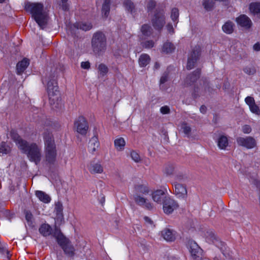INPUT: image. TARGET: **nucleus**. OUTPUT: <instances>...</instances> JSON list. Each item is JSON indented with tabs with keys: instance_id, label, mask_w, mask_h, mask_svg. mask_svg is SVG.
<instances>
[{
	"instance_id": "obj_1",
	"label": "nucleus",
	"mask_w": 260,
	"mask_h": 260,
	"mask_svg": "<svg viewBox=\"0 0 260 260\" xmlns=\"http://www.w3.org/2000/svg\"><path fill=\"white\" fill-rule=\"evenodd\" d=\"M24 9L31 15L32 18L41 28L43 29L46 26L48 20V14L44 10L43 4L28 2L25 4Z\"/></svg>"
},
{
	"instance_id": "obj_2",
	"label": "nucleus",
	"mask_w": 260,
	"mask_h": 260,
	"mask_svg": "<svg viewBox=\"0 0 260 260\" xmlns=\"http://www.w3.org/2000/svg\"><path fill=\"white\" fill-rule=\"evenodd\" d=\"M134 191V200L136 204L147 210H152L153 204L142 196L149 194L151 192L148 185L144 183L138 184L135 186Z\"/></svg>"
},
{
	"instance_id": "obj_3",
	"label": "nucleus",
	"mask_w": 260,
	"mask_h": 260,
	"mask_svg": "<svg viewBox=\"0 0 260 260\" xmlns=\"http://www.w3.org/2000/svg\"><path fill=\"white\" fill-rule=\"evenodd\" d=\"M43 139L46 161L50 165H53L56 161L57 150L52 133L48 130L45 132Z\"/></svg>"
},
{
	"instance_id": "obj_4",
	"label": "nucleus",
	"mask_w": 260,
	"mask_h": 260,
	"mask_svg": "<svg viewBox=\"0 0 260 260\" xmlns=\"http://www.w3.org/2000/svg\"><path fill=\"white\" fill-rule=\"evenodd\" d=\"M53 236L55 238L57 243L62 249L65 254L71 257L74 256L75 249L74 246L70 240L62 233L59 228L55 227Z\"/></svg>"
},
{
	"instance_id": "obj_5",
	"label": "nucleus",
	"mask_w": 260,
	"mask_h": 260,
	"mask_svg": "<svg viewBox=\"0 0 260 260\" xmlns=\"http://www.w3.org/2000/svg\"><path fill=\"white\" fill-rule=\"evenodd\" d=\"M21 150L27 154L29 160L35 162L36 165L40 163L42 158V147L35 143L28 144L26 142L24 148Z\"/></svg>"
},
{
	"instance_id": "obj_6",
	"label": "nucleus",
	"mask_w": 260,
	"mask_h": 260,
	"mask_svg": "<svg viewBox=\"0 0 260 260\" xmlns=\"http://www.w3.org/2000/svg\"><path fill=\"white\" fill-rule=\"evenodd\" d=\"M56 76L57 71L55 70L52 75L47 79H46V81L47 80V90L51 104H54L59 98V91L56 78Z\"/></svg>"
},
{
	"instance_id": "obj_7",
	"label": "nucleus",
	"mask_w": 260,
	"mask_h": 260,
	"mask_svg": "<svg viewBox=\"0 0 260 260\" xmlns=\"http://www.w3.org/2000/svg\"><path fill=\"white\" fill-rule=\"evenodd\" d=\"M106 38L104 33L98 31L94 34L91 45L93 51L99 53L105 50L106 48Z\"/></svg>"
},
{
	"instance_id": "obj_8",
	"label": "nucleus",
	"mask_w": 260,
	"mask_h": 260,
	"mask_svg": "<svg viewBox=\"0 0 260 260\" xmlns=\"http://www.w3.org/2000/svg\"><path fill=\"white\" fill-rule=\"evenodd\" d=\"M151 23L154 28L157 30H161L165 23V11L162 9L157 8L153 17Z\"/></svg>"
},
{
	"instance_id": "obj_9",
	"label": "nucleus",
	"mask_w": 260,
	"mask_h": 260,
	"mask_svg": "<svg viewBox=\"0 0 260 260\" xmlns=\"http://www.w3.org/2000/svg\"><path fill=\"white\" fill-rule=\"evenodd\" d=\"M205 236L207 242L214 244L216 247L219 248L222 253L224 254V249H225V244L224 242L220 240L218 237L213 231L210 230L207 231Z\"/></svg>"
},
{
	"instance_id": "obj_10",
	"label": "nucleus",
	"mask_w": 260,
	"mask_h": 260,
	"mask_svg": "<svg viewBox=\"0 0 260 260\" xmlns=\"http://www.w3.org/2000/svg\"><path fill=\"white\" fill-rule=\"evenodd\" d=\"M75 127L76 128L77 133L85 135L88 130V123L85 118L83 116L78 117L74 122Z\"/></svg>"
},
{
	"instance_id": "obj_11",
	"label": "nucleus",
	"mask_w": 260,
	"mask_h": 260,
	"mask_svg": "<svg viewBox=\"0 0 260 260\" xmlns=\"http://www.w3.org/2000/svg\"><path fill=\"white\" fill-rule=\"evenodd\" d=\"M237 144L248 149H252L256 145V140L252 137H238L236 139Z\"/></svg>"
},
{
	"instance_id": "obj_12",
	"label": "nucleus",
	"mask_w": 260,
	"mask_h": 260,
	"mask_svg": "<svg viewBox=\"0 0 260 260\" xmlns=\"http://www.w3.org/2000/svg\"><path fill=\"white\" fill-rule=\"evenodd\" d=\"M187 247L192 257L195 260H200L202 255V249L197 243L193 240H189Z\"/></svg>"
},
{
	"instance_id": "obj_13",
	"label": "nucleus",
	"mask_w": 260,
	"mask_h": 260,
	"mask_svg": "<svg viewBox=\"0 0 260 260\" xmlns=\"http://www.w3.org/2000/svg\"><path fill=\"white\" fill-rule=\"evenodd\" d=\"M178 203L169 197H165L163 202V209L165 213L169 214L178 207Z\"/></svg>"
},
{
	"instance_id": "obj_14",
	"label": "nucleus",
	"mask_w": 260,
	"mask_h": 260,
	"mask_svg": "<svg viewBox=\"0 0 260 260\" xmlns=\"http://www.w3.org/2000/svg\"><path fill=\"white\" fill-rule=\"evenodd\" d=\"M200 48L199 46H196L192 50V52L188 58L187 69L191 70L194 68L197 61L199 58L200 55Z\"/></svg>"
},
{
	"instance_id": "obj_15",
	"label": "nucleus",
	"mask_w": 260,
	"mask_h": 260,
	"mask_svg": "<svg viewBox=\"0 0 260 260\" xmlns=\"http://www.w3.org/2000/svg\"><path fill=\"white\" fill-rule=\"evenodd\" d=\"M236 22L238 25L245 28H249L252 25V21L250 19L244 14H242L237 17Z\"/></svg>"
},
{
	"instance_id": "obj_16",
	"label": "nucleus",
	"mask_w": 260,
	"mask_h": 260,
	"mask_svg": "<svg viewBox=\"0 0 260 260\" xmlns=\"http://www.w3.org/2000/svg\"><path fill=\"white\" fill-rule=\"evenodd\" d=\"M200 73V70L197 69L192 74L188 75L186 78L184 82V85L186 86L191 85L198 80V78H199Z\"/></svg>"
},
{
	"instance_id": "obj_17",
	"label": "nucleus",
	"mask_w": 260,
	"mask_h": 260,
	"mask_svg": "<svg viewBox=\"0 0 260 260\" xmlns=\"http://www.w3.org/2000/svg\"><path fill=\"white\" fill-rule=\"evenodd\" d=\"M89 172L92 174H101L103 172V167L100 163L90 162L87 166Z\"/></svg>"
},
{
	"instance_id": "obj_18",
	"label": "nucleus",
	"mask_w": 260,
	"mask_h": 260,
	"mask_svg": "<svg viewBox=\"0 0 260 260\" xmlns=\"http://www.w3.org/2000/svg\"><path fill=\"white\" fill-rule=\"evenodd\" d=\"M10 136L13 141L18 145L20 149H21L22 147L24 148L27 141L23 140L15 130H12L10 132Z\"/></svg>"
},
{
	"instance_id": "obj_19",
	"label": "nucleus",
	"mask_w": 260,
	"mask_h": 260,
	"mask_svg": "<svg viewBox=\"0 0 260 260\" xmlns=\"http://www.w3.org/2000/svg\"><path fill=\"white\" fill-rule=\"evenodd\" d=\"M100 146V142L98 138L96 136L92 137L89 140L88 143V150L92 153L94 154L98 149Z\"/></svg>"
},
{
	"instance_id": "obj_20",
	"label": "nucleus",
	"mask_w": 260,
	"mask_h": 260,
	"mask_svg": "<svg viewBox=\"0 0 260 260\" xmlns=\"http://www.w3.org/2000/svg\"><path fill=\"white\" fill-rule=\"evenodd\" d=\"M161 235L165 240L167 241H173L175 240L174 232L169 229H165L161 231Z\"/></svg>"
},
{
	"instance_id": "obj_21",
	"label": "nucleus",
	"mask_w": 260,
	"mask_h": 260,
	"mask_svg": "<svg viewBox=\"0 0 260 260\" xmlns=\"http://www.w3.org/2000/svg\"><path fill=\"white\" fill-rule=\"evenodd\" d=\"M152 198L153 200L157 203H161L162 200L164 201L165 197V192L163 190L158 189L156 190L151 193Z\"/></svg>"
},
{
	"instance_id": "obj_22",
	"label": "nucleus",
	"mask_w": 260,
	"mask_h": 260,
	"mask_svg": "<svg viewBox=\"0 0 260 260\" xmlns=\"http://www.w3.org/2000/svg\"><path fill=\"white\" fill-rule=\"evenodd\" d=\"M217 143L219 149L225 150L229 145V140L226 136L220 135L217 139Z\"/></svg>"
},
{
	"instance_id": "obj_23",
	"label": "nucleus",
	"mask_w": 260,
	"mask_h": 260,
	"mask_svg": "<svg viewBox=\"0 0 260 260\" xmlns=\"http://www.w3.org/2000/svg\"><path fill=\"white\" fill-rule=\"evenodd\" d=\"M174 191L176 194L179 197H184L187 194V190L185 186L177 183L174 184Z\"/></svg>"
},
{
	"instance_id": "obj_24",
	"label": "nucleus",
	"mask_w": 260,
	"mask_h": 260,
	"mask_svg": "<svg viewBox=\"0 0 260 260\" xmlns=\"http://www.w3.org/2000/svg\"><path fill=\"white\" fill-rule=\"evenodd\" d=\"M29 64V60L26 58H24L21 61H19L16 66L17 74L21 75L25 70Z\"/></svg>"
},
{
	"instance_id": "obj_25",
	"label": "nucleus",
	"mask_w": 260,
	"mask_h": 260,
	"mask_svg": "<svg viewBox=\"0 0 260 260\" xmlns=\"http://www.w3.org/2000/svg\"><path fill=\"white\" fill-rule=\"evenodd\" d=\"M39 232L44 236H48L50 235L52 233L53 234L54 231L52 232V228L47 223L42 224L39 229Z\"/></svg>"
},
{
	"instance_id": "obj_26",
	"label": "nucleus",
	"mask_w": 260,
	"mask_h": 260,
	"mask_svg": "<svg viewBox=\"0 0 260 260\" xmlns=\"http://www.w3.org/2000/svg\"><path fill=\"white\" fill-rule=\"evenodd\" d=\"M36 195L41 201L45 203H48L51 201L50 196L43 191H36Z\"/></svg>"
},
{
	"instance_id": "obj_27",
	"label": "nucleus",
	"mask_w": 260,
	"mask_h": 260,
	"mask_svg": "<svg viewBox=\"0 0 260 260\" xmlns=\"http://www.w3.org/2000/svg\"><path fill=\"white\" fill-rule=\"evenodd\" d=\"M234 23L231 21H228L222 25V29L225 34H231L234 30Z\"/></svg>"
},
{
	"instance_id": "obj_28",
	"label": "nucleus",
	"mask_w": 260,
	"mask_h": 260,
	"mask_svg": "<svg viewBox=\"0 0 260 260\" xmlns=\"http://www.w3.org/2000/svg\"><path fill=\"white\" fill-rule=\"evenodd\" d=\"M250 12L254 15H256L260 18V3H252L249 5Z\"/></svg>"
},
{
	"instance_id": "obj_29",
	"label": "nucleus",
	"mask_w": 260,
	"mask_h": 260,
	"mask_svg": "<svg viewBox=\"0 0 260 260\" xmlns=\"http://www.w3.org/2000/svg\"><path fill=\"white\" fill-rule=\"evenodd\" d=\"M150 61V57L147 54H142L139 57V63L141 67H145Z\"/></svg>"
},
{
	"instance_id": "obj_30",
	"label": "nucleus",
	"mask_w": 260,
	"mask_h": 260,
	"mask_svg": "<svg viewBox=\"0 0 260 260\" xmlns=\"http://www.w3.org/2000/svg\"><path fill=\"white\" fill-rule=\"evenodd\" d=\"M125 145V140L122 137L117 138L114 141V146L117 150L118 151L123 150L124 149Z\"/></svg>"
},
{
	"instance_id": "obj_31",
	"label": "nucleus",
	"mask_w": 260,
	"mask_h": 260,
	"mask_svg": "<svg viewBox=\"0 0 260 260\" xmlns=\"http://www.w3.org/2000/svg\"><path fill=\"white\" fill-rule=\"evenodd\" d=\"M141 31L143 36L149 37L153 32V29L151 26L147 24H143L141 28Z\"/></svg>"
},
{
	"instance_id": "obj_32",
	"label": "nucleus",
	"mask_w": 260,
	"mask_h": 260,
	"mask_svg": "<svg viewBox=\"0 0 260 260\" xmlns=\"http://www.w3.org/2000/svg\"><path fill=\"white\" fill-rule=\"evenodd\" d=\"M74 27L77 29H80L84 31L90 30L92 26L91 23L88 22H78L74 24Z\"/></svg>"
},
{
	"instance_id": "obj_33",
	"label": "nucleus",
	"mask_w": 260,
	"mask_h": 260,
	"mask_svg": "<svg viewBox=\"0 0 260 260\" xmlns=\"http://www.w3.org/2000/svg\"><path fill=\"white\" fill-rule=\"evenodd\" d=\"M99 78L104 77L108 72V67L103 63H101L98 67Z\"/></svg>"
},
{
	"instance_id": "obj_34",
	"label": "nucleus",
	"mask_w": 260,
	"mask_h": 260,
	"mask_svg": "<svg viewBox=\"0 0 260 260\" xmlns=\"http://www.w3.org/2000/svg\"><path fill=\"white\" fill-rule=\"evenodd\" d=\"M174 45L171 42H166L162 47V51L166 53H170L172 52L175 49Z\"/></svg>"
},
{
	"instance_id": "obj_35",
	"label": "nucleus",
	"mask_w": 260,
	"mask_h": 260,
	"mask_svg": "<svg viewBox=\"0 0 260 260\" xmlns=\"http://www.w3.org/2000/svg\"><path fill=\"white\" fill-rule=\"evenodd\" d=\"M110 0H105L102 7V13L105 17H107L110 11Z\"/></svg>"
},
{
	"instance_id": "obj_36",
	"label": "nucleus",
	"mask_w": 260,
	"mask_h": 260,
	"mask_svg": "<svg viewBox=\"0 0 260 260\" xmlns=\"http://www.w3.org/2000/svg\"><path fill=\"white\" fill-rule=\"evenodd\" d=\"M214 4L215 3L213 0H204L203 2V5L207 11L212 10Z\"/></svg>"
},
{
	"instance_id": "obj_37",
	"label": "nucleus",
	"mask_w": 260,
	"mask_h": 260,
	"mask_svg": "<svg viewBox=\"0 0 260 260\" xmlns=\"http://www.w3.org/2000/svg\"><path fill=\"white\" fill-rule=\"evenodd\" d=\"M63 207L61 202H58L55 204L54 211L58 216H61L62 214Z\"/></svg>"
},
{
	"instance_id": "obj_38",
	"label": "nucleus",
	"mask_w": 260,
	"mask_h": 260,
	"mask_svg": "<svg viewBox=\"0 0 260 260\" xmlns=\"http://www.w3.org/2000/svg\"><path fill=\"white\" fill-rule=\"evenodd\" d=\"M0 254L5 255L8 259H10L11 256L6 246L2 244L0 245Z\"/></svg>"
},
{
	"instance_id": "obj_39",
	"label": "nucleus",
	"mask_w": 260,
	"mask_h": 260,
	"mask_svg": "<svg viewBox=\"0 0 260 260\" xmlns=\"http://www.w3.org/2000/svg\"><path fill=\"white\" fill-rule=\"evenodd\" d=\"M243 70L245 73L249 75H254L256 73V69L252 66H246L243 68Z\"/></svg>"
},
{
	"instance_id": "obj_40",
	"label": "nucleus",
	"mask_w": 260,
	"mask_h": 260,
	"mask_svg": "<svg viewBox=\"0 0 260 260\" xmlns=\"http://www.w3.org/2000/svg\"><path fill=\"white\" fill-rule=\"evenodd\" d=\"M181 129L184 134L189 137L191 131V127L186 123L184 122L181 124Z\"/></svg>"
},
{
	"instance_id": "obj_41",
	"label": "nucleus",
	"mask_w": 260,
	"mask_h": 260,
	"mask_svg": "<svg viewBox=\"0 0 260 260\" xmlns=\"http://www.w3.org/2000/svg\"><path fill=\"white\" fill-rule=\"evenodd\" d=\"M175 166L172 164H168L166 165L165 169V173L168 175H173L175 172Z\"/></svg>"
},
{
	"instance_id": "obj_42",
	"label": "nucleus",
	"mask_w": 260,
	"mask_h": 260,
	"mask_svg": "<svg viewBox=\"0 0 260 260\" xmlns=\"http://www.w3.org/2000/svg\"><path fill=\"white\" fill-rule=\"evenodd\" d=\"M172 20L174 22L177 23L178 18L179 17V10L178 9L174 8L172 9L171 15Z\"/></svg>"
},
{
	"instance_id": "obj_43",
	"label": "nucleus",
	"mask_w": 260,
	"mask_h": 260,
	"mask_svg": "<svg viewBox=\"0 0 260 260\" xmlns=\"http://www.w3.org/2000/svg\"><path fill=\"white\" fill-rule=\"evenodd\" d=\"M10 150V147L5 142L0 144V153L7 154Z\"/></svg>"
},
{
	"instance_id": "obj_44",
	"label": "nucleus",
	"mask_w": 260,
	"mask_h": 260,
	"mask_svg": "<svg viewBox=\"0 0 260 260\" xmlns=\"http://www.w3.org/2000/svg\"><path fill=\"white\" fill-rule=\"evenodd\" d=\"M124 6L125 8L131 12H133V9H134V5L133 2L129 0H125L124 2Z\"/></svg>"
},
{
	"instance_id": "obj_45",
	"label": "nucleus",
	"mask_w": 260,
	"mask_h": 260,
	"mask_svg": "<svg viewBox=\"0 0 260 260\" xmlns=\"http://www.w3.org/2000/svg\"><path fill=\"white\" fill-rule=\"evenodd\" d=\"M250 110L251 112L257 115H260V109L255 103L249 107Z\"/></svg>"
},
{
	"instance_id": "obj_46",
	"label": "nucleus",
	"mask_w": 260,
	"mask_h": 260,
	"mask_svg": "<svg viewBox=\"0 0 260 260\" xmlns=\"http://www.w3.org/2000/svg\"><path fill=\"white\" fill-rule=\"evenodd\" d=\"M156 6V2L153 0L149 1L146 4V8L148 12H151Z\"/></svg>"
},
{
	"instance_id": "obj_47",
	"label": "nucleus",
	"mask_w": 260,
	"mask_h": 260,
	"mask_svg": "<svg viewBox=\"0 0 260 260\" xmlns=\"http://www.w3.org/2000/svg\"><path fill=\"white\" fill-rule=\"evenodd\" d=\"M131 156L132 158L137 162H139L141 160V158L139 154L135 151L133 150L131 153Z\"/></svg>"
},
{
	"instance_id": "obj_48",
	"label": "nucleus",
	"mask_w": 260,
	"mask_h": 260,
	"mask_svg": "<svg viewBox=\"0 0 260 260\" xmlns=\"http://www.w3.org/2000/svg\"><path fill=\"white\" fill-rule=\"evenodd\" d=\"M154 42L152 40H148L142 43V46L146 48H151L154 46Z\"/></svg>"
},
{
	"instance_id": "obj_49",
	"label": "nucleus",
	"mask_w": 260,
	"mask_h": 260,
	"mask_svg": "<svg viewBox=\"0 0 260 260\" xmlns=\"http://www.w3.org/2000/svg\"><path fill=\"white\" fill-rule=\"evenodd\" d=\"M169 78V72L166 71L162 75L160 79V84H162L165 83L168 81Z\"/></svg>"
},
{
	"instance_id": "obj_50",
	"label": "nucleus",
	"mask_w": 260,
	"mask_h": 260,
	"mask_svg": "<svg viewBox=\"0 0 260 260\" xmlns=\"http://www.w3.org/2000/svg\"><path fill=\"white\" fill-rule=\"evenodd\" d=\"M245 101L246 103L249 106V107L251 106L255 103L254 98L249 96L245 98Z\"/></svg>"
},
{
	"instance_id": "obj_51",
	"label": "nucleus",
	"mask_w": 260,
	"mask_h": 260,
	"mask_svg": "<svg viewBox=\"0 0 260 260\" xmlns=\"http://www.w3.org/2000/svg\"><path fill=\"white\" fill-rule=\"evenodd\" d=\"M25 219L28 222H31L32 219V214L29 211H25Z\"/></svg>"
},
{
	"instance_id": "obj_52",
	"label": "nucleus",
	"mask_w": 260,
	"mask_h": 260,
	"mask_svg": "<svg viewBox=\"0 0 260 260\" xmlns=\"http://www.w3.org/2000/svg\"><path fill=\"white\" fill-rule=\"evenodd\" d=\"M160 111L162 114H169L170 112V109L168 106H164L160 108Z\"/></svg>"
},
{
	"instance_id": "obj_53",
	"label": "nucleus",
	"mask_w": 260,
	"mask_h": 260,
	"mask_svg": "<svg viewBox=\"0 0 260 260\" xmlns=\"http://www.w3.org/2000/svg\"><path fill=\"white\" fill-rule=\"evenodd\" d=\"M251 128L248 125H245L242 127V132L244 134H249L251 132Z\"/></svg>"
},
{
	"instance_id": "obj_54",
	"label": "nucleus",
	"mask_w": 260,
	"mask_h": 260,
	"mask_svg": "<svg viewBox=\"0 0 260 260\" xmlns=\"http://www.w3.org/2000/svg\"><path fill=\"white\" fill-rule=\"evenodd\" d=\"M81 67L84 69H89L90 67V64L89 61H83L81 63Z\"/></svg>"
},
{
	"instance_id": "obj_55",
	"label": "nucleus",
	"mask_w": 260,
	"mask_h": 260,
	"mask_svg": "<svg viewBox=\"0 0 260 260\" xmlns=\"http://www.w3.org/2000/svg\"><path fill=\"white\" fill-rule=\"evenodd\" d=\"M167 29L168 31V32L171 34H173L174 33V28L173 27V25L170 24L168 23L166 26Z\"/></svg>"
},
{
	"instance_id": "obj_56",
	"label": "nucleus",
	"mask_w": 260,
	"mask_h": 260,
	"mask_svg": "<svg viewBox=\"0 0 260 260\" xmlns=\"http://www.w3.org/2000/svg\"><path fill=\"white\" fill-rule=\"evenodd\" d=\"M62 3V9L64 11L68 10V5L67 2L68 0H61Z\"/></svg>"
},
{
	"instance_id": "obj_57",
	"label": "nucleus",
	"mask_w": 260,
	"mask_h": 260,
	"mask_svg": "<svg viewBox=\"0 0 260 260\" xmlns=\"http://www.w3.org/2000/svg\"><path fill=\"white\" fill-rule=\"evenodd\" d=\"M176 180L178 181H181L185 178V176L182 174H179L176 175Z\"/></svg>"
},
{
	"instance_id": "obj_58",
	"label": "nucleus",
	"mask_w": 260,
	"mask_h": 260,
	"mask_svg": "<svg viewBox=\"0 0 260 260\" xmlns=\"http://www.w3.org/2000/svg\"><path fill=\"white\" fill-rule=\"evenodd\" d=\"M253 49L255 51H260V43H256L253 45Z\"/></svg>"
},
{
	"instance_id": "obj_59",
	"label": "nucleus",
	"mask_w": 260,
	"mask_h": 260,
	"mask_svg": "<svg viewBox=\"0 0 260 260\" xmlns=\"http://www.w3.org/2000/svg\"><path fill=\"white\" fill-rule=\"evenodd\" d=\"M144 219L146 223H147L149 224H153V221L149 217L145 216L144 217Z\"/></svg>"
},
{
	"instance_id": "obj_60",
	"label": "nucleus",
	"mask_w": 260,
	"mask_h": 260,
	"mask_svg": "<svg viewBox=\"0 0 260 260\" xmlns=\"http://www.w3.org/2000/svg\"><path fill=\"white\" fill-rule=\"evenodd\" d=\"M200 112L203 114L205 113L207 110V108L205 106L202 105L200 109Z\"/></svg>"
},
{
	"instance_id": "obj_61",
	"label": "nucleus",
	"mask_w": 260,
	"mask_h": 260,
	"mask_svg": "<svg viewBox=\"0 0 260 260\" xmlns=\"http://www.w3.org/2000/svg\"><path fill=\"white\" fill-rule=\"evenodd\" d=\"M154 68L156 69H158L159 68V64L158 62H155V63L154 64Z\"/></svg>"
},
{
	"instance_id": "obj_62",
	"label": "nucleus",
	"mask_w": 260,
	"mask_h": 260,
	"mask_svg": "<svg viewBox=\"0 0 260 260\" xmlns=\"http://www.w3.org/2000/svg\"><path fill=\"white\" fill-rule=\"evenodd\" d=\"M5 0H0V3H2L4 2Z\"/></svg>"
},
{
	"instance_id": "obj_63",
	"label": "nucleus",
	"mask_w": 260,
	"mask_h": 260,
	"mask_svg": "<svg viewBox=\"0 0 260 260\" xmlns=\"http://www.w3.org/2000/svg\"><path fill=\"white\" fill-rule=\"evenodd\" d=\"M214 260H219V259H218L217 258L215 257V258H214Z\"/></svg>"
}]
</instances>
